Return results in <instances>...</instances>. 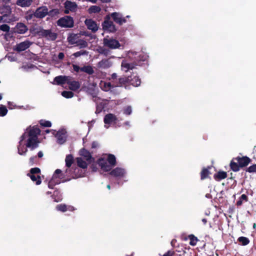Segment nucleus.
<instances>
[{
	"label": "nucleus",
	"instance_id": "7c9ffc66",
	"mask_svg": "<svg viewBox=\"0 0 256 256\" xmlns=\"http://www.w3.org/2000/svg\"><path fill=\"white\" fill-rule=\"evenodd\" d=\"M100 86L102 90L104 91H108L110 90L112 86L110 82H106L104 81H101L100 83Z\"/></svg>",
	"mask_w": 256,
	"mask_h": 256
},
{
	"label": "nucleus",
	"instance_id": "1a4fd4ad",
	"mask_svg": "<svg viewBox=\"0 0 256 256\" xmlns=\"http://www.w3.org/2000/svg\"><path fill=\"white\" fill-rule=\"evenodd\" d=\"M53 134H55L57 138V142L60 144H63L66 141V131L64 129H62L56 133L55 131L53 132Z\"/></svg>",
	"mask_w": 256,
	"mask_h": 256
},
{
	"label": "nucleus",
	"instance_id": "774afa93",
	"mask_svg": "<svg viewBox=\"0 0 256 256\" xmlns=\"http://www.w3.org/2000/svg\"><path fill=\"white\" fill-rule=\"evenodd\" d=\"M62 200V198L61 197L59 198L58 200L55 199L54 200L56 202H58L59 201H60Z\"/></svg>",
	"mask_w": 256,
	"mask_h": 256
},
{
	"label": "nucleus",
	"instance_id": "8fccbe9b",
	"mask_svg": "<svg viewBox=\"0 0 256 256\" xmlns=\"http://www.w3.org/2000/svg\"><path fill=\"white\" fill-rule=\"evenodd\" d=\"M247 172H256V164H253L248 167Z\"/></svg>",
	"mask_w": 256,
	"mask_h": 256
},
{
	"label": "nucleus",
	"instance_id": "a18cd8bd",
	"mask_svg": "<svg viewBox=\"0 0 256 256\" xmlns=\"http://www.w3.org/2000/svg\"><path fill=\"white\" fill-rule=\"evenodd\" d=\"M40 125L45 127H50L52 126V124L50 122L45 120H41L40 122Z\"/></svg>",
	"mask_w": 256,
	"mask_h": 256
},
{
	"label": "nucleus",
	"instance_id": "ea45409f",
	"mask_svg": "<svg viewBox=\"0 0 256 256\" xmlns=\"http://www.w3.org/2000/svg\"><path fill=\"white\" fill-rule=\"evenodd\" d=\"M188 238L190 240V244L191 246H194L196 244V243L198 241V239L196 237L192 234H191L188 236Z\"/></svg>",
	"mask_w": 256,
	"mask_h": 256
},
{
	"label": "nucleus",
	"instance_id": "c03bdc74",
	"mask_svg": "<svg viewBox=\"0 0 256 256\" xmlns=\"http://www.w3.org/2000/svg\"><path fill=\"white\" fill-rule=\"evenodd\" d=\"M124 114L126 115H130L132 114V108L130 106H126L124 108Z\"/></svg>",
	"mask_w": 256,
	"mask_h": 256
},
{
	"label": "nucleus",
	"instance_id": "423d86ee",
	"mask_svg": "<svg viewBox=\"0 0 256 256\" xmlns=\"http://www.w3.org/2000/svg\"><path fill=\"white\" fill-rule=\"evenodd\" d=\"M74 24L73 18L70 16H64L57 22L58 25L63 28H72Z\"/></svg>",
	"mask_w": 256,
	"mask_h": 256
},
{
	"label": "nucleus",
	"instance_id": "7ed1b4c3",
	"mask_svg": "<svg viewBox=\"0 0 256 256\" xmlns=\"http://www.w3.org/2000/svg\"><path fill=\"white\" fill-rule=\"evenodd\" d=\"M103 44L104 46L112 50L120 48L121 46L119 42L112 38H104Z\"/></svg>",
	"mask_w": 256,
	"mask_h": 256
},
{
	"label": "nucleus",
	"instance_id": "603ef678",
	"mask_svg": "<svg viewBox=\"0 0 256 256\" xmlns=\"http://www.w3.org/2000/svg\"><path fill=\"white\" fill-rule=\"evenodd\" d=\"M174 252L172 250H168L167 252L164 254L162 256H174Z\"/></svg>",
	"mask_w": 256,
	"mask_h": 256
},
{
	"label": "nucleus",
	"instance_id": "412c9836",
	"mask_svg": "<svg viewBox=\"0 0 256 256\" xmlns=\"http://www.w3.org/2000/svg\"><path fill=\"white\" fill-rule=\"evenodd\" d=\"M32 42L28 40H26L18 44L16 46L15 50L18 52L24 51L28 48L32 44Z\"/></svg>",
	"mask_w": 256,
	"mask_h": 256
},
{
	"label": "nucleus",
	"instance_id": "6e6552de",
	"mask_svg": "<svg viewBox=\"0 0 256 256\" xmlns=\"http://www.w3.org/2000/svg\"><path fill=\"white\" fill-rule=\"evenodd\" d=\"M62 178V171L59 169L56 170L54 174L50 180L48 182V187L50 188H52L53 186L57 184H60L61 181L59 180Z\"/></svg>",
	"mask_w": 256,
	"mask_h": 256
},
{
	"label": "nucleus",
	"instance_id": "0e129e2a",
	"mask_svg": "<svg viewBox=\"0 0 256 256\" xmlns=\"http://www.w3.org/2000/svg\"><path fill=\"white\" fill-rule=\"evenodd\" d=\"M202 222H203V223H204V224H206V222H207V220H206V218H203V219L202 220Z\"/></svg>",
	"mask_w": 256,
	"mask_h": 256
},
{
	"label": "nucleus",
	"instance_id": "69168bd1",
	"mask_svg": "<svg viewBox=\"0 0 256 256\" xmlns=\"http://www.w3.org/2000/svg\"><path fill=\"white\" fill-rule=\"evenodd\" d=\"M84 176V174H80L78 176H76V178Z\"/></svg>",
	"mask_w": 256,
	"mask_h": 256
},
{
	"label": "nucleus",
	"instance_id": "aec40b11",
	"mask_svg": "<svg viewBox=\"0 0 256 256\" xmlns=\"http://www.w3.org/2000/svg\"><path fill=\"white\" fill-rule=\"evenodd\" d=\"M56 208L57 210L62 212H66V211L73 212L76 210V208L72 206L62 204L57 205Z\"/></svg>",
	"mask_w": 256,
	"mask_h": 256
},
{
	"label": "nucleus",
	"instance_id": "6e6d98bb",
	"mask_svg": "<svg viewBox=\"0 0 256 256\" xmlns=\"http://www.w3.org/2000/svg\"><path fill=\"white\" fill-rule=\"evenodd\" d=\"M117 78V74L116 73H114L112 74L111 80H114Z\"/></svg>",
	"mask_w": 256,
	"mask_h": 256
},
{
	"label": "nucleus",
	"instance_id": "cd10ccee",
	"mask_svg": "<svg viewBox=\"0 0 256 256\" xmlns=\"http://www.w3.org/2000/svg\"><path fill=\"white\" fill-rule=\"evenodd\" d=\"M68 84L69 85V88L72 90H76L80 88V84L78 82L72 81V78L69 79Z\"/></svg>",
	"mask_w": 256,
	"mask_h": 256
},
{
	"label": "nucleus",
	"instance_id": "393cba45",
	"mask_svg": "<svg viewBox=\"0 0 256 256\" xmlns=\"http://www.w3.org/2000/svg\"><path fill=\"white\" fill-rule=\"evenodd\" d=\"M0 13L10 18H12L13 15H11L12 9L9 6L4 5L0 8Z\"/></svg>",
	"mask_w": 256,
	"mask_h": 256
},
{
	"label": "nucleus",
	"instance_id": "f8f14e48",
	"mask_svg": "<svg viewBox=\"0 0 256 256\" xmlns=\"http://www.w3.org/2000/svg\"><path fill=\"white\" fill-rule=\"evenodd\" d=\"M48 14V10L46 6H42L38 8L34 16V17L39 18H42L45 17Z\"/></svg>",
	"mask_w": 256,
	"mask_h": 256
},
{
	"label": "nucleus",
	"instance_id": "f257e3e1",
	"mask_svg": "<svg viewBox=\"0 0 256 256\" xmlns=\"http://www.w3.org/2000/svg\"><path fill=\"white\" fill-rule=\"evenodd\" d=\"M40 130L36 126H30L20 137L19 144L18 146V154L25 156L28 152V148L33 150L38 147L40 141L38 136Z\"/></svg>",
	"mask_w": 256,
	"mask_h": 256
},
{
	"label": "nucleus",
	"instance_id": "338daca9",
	"mask_svg": "<svg viewBox=\"0 0 256 256\" xmlns=\"http://www.w3.org/2000/svg\"><path fill=\"white\" fill-rule=\"evenodd\" d=\"M88 1L92 3H96L97 0H87Z\"/></svg>",
	"mask_w": 256,
	"mask_h": 256
},
{
	"label": "nucleus",
	"instance_id": "4d7b16f0",
	"mask_svg": "<svg viewBox=\"0 0 256 256\" xmlns=\"http://www.w3.org/2000/svg\"><path fill=\"white\" fill-rule=\"evenodd\" d=\"M50 15H52L53 13L55 14H57L58 13V10H54L52 11H50Z\"/></svg>",
	"mask_w": 256,
	"mask_h": 256
},
{
	"label": "nucleus",
	"instance_id": "bf43d9fd",
	"mask_svg": "<svg viewBox=\"0 0 256 256\" xmlns=\"http://www.w3.org/2000/svg\"><path fill=\"white\" fill-rule=\"evenodd\" d=\"M34 156H32L30 158V162L32 164H33L34 162Z\"/></svg>",
	"mask_w": 256,
	"mask_h": 256
},
{
	"label": "nucleus",
	"instance_id": "09e8293b",
	"mask_svg": "<svg viewBox=\"0 0 256 256\" xmlns=\"http://www.w3.org/2000/svg\"><path fill=\"white\" fill-rule=\"evenodd\" d=\"M10 26L6 24H4L0 26V30L3 32H8L10 30Z\"/></svg>",
	"mask_w": 256,
	"mask_h": 256
},
{
	"label": "nucleus",
	"instance_id": "6ab92c4d",
	"mask_svg": "<svg viewBox=\"0 0 256 256\" xmlns=\"http://www.w3.org/2000/svg\"><path fill=\"white\" fill-rule=\"evenodd\" d=\"M77 35L73 34L68 38V41L72 44L77 43L78 46L81 48H86L88 46V44L86 41L84 40H76Z\"/></svg>",
	"mask_w": 256,
	"mask_h": 256
},
{
	"label": "nucleus",
	"instance_id": "37998d69",
	"mask_svg": "<svg viewBox=\"0 0 256 256\" xmlns=\"http://www.w3.org/2000/svg\"><path fill=\"white\" fill-rule=\"evenodd\" d=\"M62 95L66 98H71L73 97L74 94L72 92L64 91L62 92Z\"/></svg>",
	"mask_w": 256,
	"mask_h": 256
},
{
	"label": "nucleus",
	"instance_id": "dca6fc26",
	"mask_svg": "<svg viewBox=\"0 0 256 256\" xmlns=\"http://www.w3.org/2000/svg\"><path fill=\"white\" fill-rule=\"evenodd\" d=\"M70 79V76H56L54 78L53 84L63 86L64 84L69 82L68 80Z\"/></svg>",
	"mask_w": 256,
	"mask_h": 256
},
{
	"label": "nucleus",
	"instance_id": "bb28decb",
	"mask_svg": "<svg viewBox=\"0 0 256 256\" xmlns=\"http://www.w3.org/2000/svg\"><path fill=\"white\" fill-rule=\"evenodd\" d=\"M102 158H105L109 164L111 165L112 167L114 166L116 164V157L112 154H104L102 156Z\"/></svg>",
	"mask_w": 256,
	"mask_h": 256
},
{
	"label": "nucleus",
	"instance_id": "e2e57ef3",
	"mask_svg": "<svg viewBox=\"0 0 256 256\" xmlns=\"http://www.w3.org/2000/svg\"><path fill=\"white\" fill-rule=\"evenodd\" d=\"M102 2H108L110 0H100Z\"/></svg>",
	"mask_w": 256,
	"mask_h": 256
},
{
	"label": "nucleus",
	"instance_id": "9d476101",
	"mask_svg": "<svg viewBox=\"0 0 256 256\" xmlns=\"http://www.w3.org/2000/svg\"><path fill=\"white\" fill-rule=\"evenodd\" d=\"M110 16H107L106 19L103 23V28L111 32H116V28L114 24L110 20Z\"/></svg>",
	"mask_w": 256,
	"mask_h": 256
},
{
	"label": "nucleus",
	"instance_id": "de8ad7c7",
	"mask_svg": "<svg viewBox=\"0 0 256 256\" xmlns=\"http://www.w3.org/2000/svg\"><path fill=\"white\" fill-rule=\"evenodd\" d=\"M240 242H242L244 246L248 244L249 243V240L248 238L245 237H240L238 238Z\"/></svg>",
	"mask_w": 256,
	"mask_h": 256
},
{
	"label": "nucleus",
	"instance_id": "5701e85b",
	"mask_svg": "<svg viewBox=\"0 0 256 256\" xmlns=\"http://www.w3.org/2000/svg\"><path fill=\"white\" fill-rule=\"evenodd\" d=\"M236 161L239 164L240 167H244L248 166L250 162V160L247 156L237 157Z\"/></svg>",
	"mask_w": 256,
	"mask_h": 256
},
{
	"label": "nucleus",
	"instance_id": "473e14b6",
	"mask_svg": "<svg viewBox=\"0 0 256 256\" xmlns=\"http://www.w3.org/2000/svg\"><path fill=\"white\" fill-rule=\"evenodd\" d=\"M227 176L226 172L223 171H220L214 175V178L216 180H220L225 178Z\"/></svg>",
	"mask_w": 256,
	"mask_h": 256
},
{
	"label": "nucleus",
	"instance_id": "4be33fe9",
	"mask_svg": "<svg viewBox=\"0 0 256 256\" xmlns=\"http://www.w3.org/2000/svg\"><path fill=\"white\" fill-rule=\"evenodd\" d=\"M80 154L81 158L86 160L88 163H90L93 160L90 152L84 148L80 150Z\"/></svg>",
	"mask_w": 256,
	"mask_h": 256
},
{
	"label": "nucleus",
	"instance_id": "72a5a7b5",
	"mask_svg": "<svg viewBox=\"0 0 256 256\" xmlns=\"http://www.w3.org/2000/svg\"><path fill=\"white\" fill-rule=\"evenodd\" d=\"M130 83L134 86H140L141 81L138 77L136 76H134L132 78L130 79Z\"/></svg>",
	"mask_w": 256,
	"mask_h": 256
},
{
	"label": "nucleus",
	"instance_id": "c85d7f7f",
	"mask_svg": "<svg viewBox=\"0 0 256 256\" xmlns=\"http://www.w3.org/2000/svg\"><path fill=\"white\" fill-rule=\"evenodd\" d=\"M18 20V18L14 16H12L10 18L3 14L0 16V22H10Z\"/></svg>",
	"mask_w": 256,
	"mask_h": 256
},
{
	"label": "nucleus",
	"instance_id": "13d9d810",
	"mask_svg": "<svg viewBox=\"0 0 256 256\" xmlns=\"http://www.w3.org/2000/svg\"><path fill=\"white\" fill-rule=\"evenodd\" d=\"M58 58L62 60L64 58V54L62 52H60L58 55Z\"/></svg>",
	"mask_w": 256,
	"mask_h": 256
},
{
	"label": "nucleus",
	"instance_id": "c756f323",
	"mask_svg": "<svg viewBox=\"0 0 256 256\" xmlns=\"http://www.w3.org/2000/svg\"><path fill=\"white\" fill-rule=\"evenodd\" d=\"M32 1L33 0H17L16 4L22 8L28 7L31 5Z\"/></svg>",
	"mask_w": 256,
	"mask_h": 256
},
{
	"label": "nucleus",
	"instance_id": "9b49d317",
	"mask_svg": "<svg viewBox=\"0 0 256 256\" xmlns=\"http://www.w3.org/2000/svg\"><path fill=\"white\" fill-rule=\"evenodd\" d=\"M136 52L134 51H129L128 52L127 56L131 60H136L146 61L148 58V56L146 54L137 56Z\"/></svg>",
	"mask_w": 256,
	"mask_h": 256
},
{
	"label": "nucleus",
	"instance_id": "4c0bfd02",
	"mask_svg": "<svg viewBox=\"0 0 256 256\" xmlns=\"http://www.w3.org/2000/svg\"><path fill=\"white\" fill-rule=\"evenodd\" d=\"M66 166L68 168L70 167L74 162L73 156L71 154L68 155L65 159Z\"/></svg>",
	"mask_w": 256,
	"mask_h": 256
},
{
	"label": "nucleus",
	"instance_id": "680f3d73",
	"mask_svg": "<svg viewBox=\"0 0 256 256\" xmlns=\"http://www.w3.org/2000/svg\"><path fill=\"white\" fill-rule=\"evenodd\" d=\"M43 152L42 151H40L38 152V158H42L43 156Z\"/></svg>",
	"mask_w": 256,
	"mask_h": 256
},
{
	"label": "nucleus",
	"instance_id": "ddd939ff",
	"mask_svg": "<svg viewBox=\"0 0 256 256\" xmlns=\"http://www.w3.org/2000/svg\"><path fill=\"white\" fill-rule=\"evenodd\" d=\"M98 164L100 167L101 169L104 172H108L110 170L112 166L105 158H100L98 160Z\"/></svg>",
	"mask_w": 256,
	"mask_h": 256
},
{
	"label": "nucleus",
	"instance_id": "58836bf2",
	"mask_svg": "<svg viewBox=\"0 0 256 256\" xmlns=\"http://www.w3.org/2000/svg\"><path fill=\"white\" fill-rule=\"evenodd\" d=\"M100 8L97 6H92L88 9V12L90 14L98 13L100 11Z\"/></svg>",
	"mask_w": 256,
	"mask_h": 256
},
{
	"label": "nucleus",
	"instance_id": "a878e982",
	"mask_svg": "<svg viewBox=\"0 0 256 256\" xmlns=\"http://www.w3.org/2000/svg\"><path fill=\"white\" fill-rule=\"evenodd\" d=\"M16 31L20 34H24L28 30L26 26L22 23H18L16 27Z\"/></svg>",
	"mask_w": 256,
	"mask_h": 256
},
{
	"label": "nucleus",
	"instance_id": "f03ea898",
	"mask_svg": "<svg viewBox=\"0 0 256 256\" xmlns=\"http://www.w3.org/2000/svg\"><path fill=\"white\" fill-rule=\"evenodd\" d=\"M40 170L39 168H34L30 169L28 176L32 180L35 182L36 184L38 185L41 184L42 180L40 176Z\"/></svg>",
	"mask_w": 256,
	"mask_h": 256
},
{
	"label": "nucleus",
	"instance_id": "c9c22d12",
	"mask_svg": "<svg viewBox=\"0 0 256 256\" xmlns=\"http://www.w3.org/2000/svg\"><path fill=\"white\" fill-rule=\"evenodd\" d=\"M128 82H130V79L129 78L122 76L118 78V84H116V86H121L122 85L125 84Z\"/></svg>",
	"mask_w": 256,
	"mask_h": 256
},
{
	"label": "nucleus",
	"instance_id": "a211bd4d",
	"mask_svg": "<svg viewBox=\"0 0 256 256\" xmlns=\"http://www.w3.org/2000/svg\"><path fill=\"white\" fill-rule=\"evenodd\" d=\"M84 23L88 28L93 32L97 31L98 29V26L97 24L91 19L86 20Z\"/></svg>",
	"mask_w": 256,
	"mask_h": 256
},
{
	"label": "nucleus",
	"instance_id": "b1692460",
	"mask_svg": "<svg viewBox=\"0 0 256 256\" xmlns=\"http://www.w3.org/2000/svg\"><path fill=\"white\" fill-rule=\"evenodd\" d=\"M111 16L115 22L120 24H122L126 22L125 18H123L120 13L113 12L111 14Z\"/></svg>",
	"mask_w": 256,
	"mask_h": 256
},
{
	"label": "nucleus",
	"instance_id": "a19ab883",
	"mask_svg": "<svg viewBox=\"0 0 256 256\" xmlns=\"http://www.w3.org/2000/svg\"><path fill=\"white\" fill-rule=\"evenodd\" d=\"M201 179L204 180L207 178L210 174V172L208 168L202 169L201 172Z\"/></svg>",
	"mask_w": 256,
	"mask_h": 256
},
{
	"label": "nucleus",
	"instance_id": "0eeeda50",
	"mask_svg": "<svg viewBox=\"0 0 256 256\" xmlns=\"http://www.w3.org/2000/svg\"><path fill=\"white\" fill-rule=\"evenodd\" d=\"M34 30H30V32L32 33L36 34L38 33L39 34L46 37L47 39L49 40H54L56 38V34L54 32H52L50 30H38L36 32H34Z\"/></svg>",
	"mask_w": 256,
	"mask_h": 256
},
{
	"label": "nucleus",
	"instance_id": "f704fd0d",
	"mask_svg": "<svg viewBox=\"0 0 256 256\" xmlns=\"http://www.w3.org/2000/svg\"><path fill=\"white\" fill-rule=\"evenodd\" d=\"M232 170L234 172L239 170L240 166L236 160V158H234L230 162V164Z\"/></svg>",
	"mask_w": 256,
	"mask_h": 256
},
{
	"label": "nucleus",
	"instance_id": "864d4df0",
	"mask_svg": "<svg viewBox=\"0 0 256 256\" xmlns=\"http://www.w3.org/2000/svg\"><path fill=\"white\" fill-rule=\"evenodd\" d=\"M72 67H73V68L74 70V71H76V72H79L80 70V68L77 65H76V64H73L72 65Z\"/></svg>",
	"mask_w": 256,
	"mask_h": 256
},
{
	"label": "nucleus",
	"instance_id": "20e7f679",
	"mask_svg": "<svg viewBox=\"0 0 256 256\" xmlns=\"http://www.w3.org/2000/svg\"><path fill=\"white\" fill-rule=\"evenodd\" d=\"M118 121V118L114 114H106L104 118V127L106 128H108L110 126H115Z\"/></svg>",
	"mask_w": 256,
	"mask_h": 256
},
{
	"label": "nucleus",
	"instance_id": "2f4dec72",
	"mask_svg": "<svg viewBox=\"0 0 256 256\" xmlns=\"http://www.w3.org/2000/svg\"><path fill=\"white\" fill-rule=\"evenodd\" d=\"M77 164L78 166L85 169L87 168L88 164H89L86 160H84L82 158H76Z\"/></svg>",
	"mask_w": 256,
	"mask_h": 256
},
{
	"label": "nucleus",
	"instance_id": "2eb2a0df",
	"mask_svg": "<svg viewBox=\"0 0 256 256\" xmlns=\"http://www.w3.org/2000/svg\"><path fill=\"white\" fill-rule=\"evenodd\" d=\"M77 9V5L74 2L67 0L64 3L65 14H68L70 12H74Z\"/></svg>",
	"mask_w": 256,
	"mask_h": 256
},
{
	"label": "nucleus",
	"instance_id": "4468645a",
	"mask_svg": "<svg viewBox=\"0 0 256 256\" xmlns=\"http://www.w3.org/2000/svg\"><path fill=\"white\" fill-rule=\"evenodd\" d=\"M136 65H138V64L134 62H130L128 60H124L122 62L121 70L124 72H127L134 68Z\"/></svg>",
	"mask_w": 256,
	"mask_h": 256
},
{
	"label": "nucleus",
	"instance_id": "f3484780",
	"mask_svg": "<svg viewBox=\"0 0 256 256\" xmlns=\"http://www.w3.org/2000/svg\"><path fill=\"white\" fill-rule=\"evenodd\" d=\"M115 58L114 56H111L109 58L104 59L100 61L98 64V66L102 69H106L111 67L113 64V62L111 60V58Z\"/></svg>",
	"mask_w": 256,
	"mask_h": 256
},
{
	"label": "nucleus",
	"instance_id": "5fc2aeb1",
	"mask_svg": "<svg viewBox=\"0 0 256 256\" xmlns=\"http://www.w3.org/2000/svg\"><path fill=\"white\" fill-rule=\"evenodd\" d=\"M98 146V142H94L92 143V148H96V147Z\"/></svg>",
	"mask_w": 256,
	"mask_h": 256
},
{
	"label": "nucleus",
	"instance_id": "39448f33",
	"mask_svg": "<svg viewBox=\"0 0 256 256\" xmlns=\"http://www.w3.org/2000/svg\"><path fill=\"white\" fill-rule=\"evenodd\" d=\"M110 174L117 178H126L127 172L125 168L121 167H116L110 171Z\"/></svg>",
	"mask_w": 256,
	"mask_h": 256
},
{
	"label": "nucleus",
	"instance_id": "e433bc0d",
	"mask_svg": "<svg viewBox=\"0 0 256 256\" xmlns=\"http://www.w3.org/2000/svg\"><path fill=\"white\" fill-rule=\"evenodd\" d=\"M80 71L85 72L89 74H92L94 72L92 68L90 66H84L81 68Z\"/></svg>",
	"mask_w": 256,
	"mask_h": 256
},
{
	"label": "nucleus",
	"instance_id": "49530a36",
	"mask_svg": "<svg viewBox=\"0 0 256 256\" xmlns=\"http://www.w3.org/2000/svg\"><path fill=\"white\" fill-rule=\"evenodd\" d=\"M8 110L6 106H0V116H4L7 114Z\"/></svg>",
	"mask_w": 256,
	"mask_h": 256
},
{
	"label": "nucleus",
	"instance_id": "3c124183",
	"mask_svg": "<svg viewBox=\"0 0 256 256\" xmlns=\"http://www.w3.org/2000/svg\"><path fill=\"white\" fill-rule=\"evenodd\" d=\"M6 57L10 62H15L16 60V58L12 55L8 56Z\"/></svg>",
	"mask_w": 256,
	"mask_h": 256
},
{
	"label": "nucleus",
	"instance_id": "052dcab7",
	"mask_svg": "<svg viewBox=\"0 0 256 256\" xmlns=\"http://www.w3.org/2000/svg\"><path fill=\"white\" fill-rule=\"evenodd\" d=\"M83 54V53H82L80 52H76L74 54V56L76 57L80 56L81 54Z\"/></svg>",
	"mask_w": 256,
	"mask_h": 256
},
{
	"label": "nucleus",
	"instance_id": "79ce46f5",
	"mask_svg": "<svg viewBox=\"0 0 256 256\" xmlns=\"http://www.w3.org/2000/svg\"><path fill=\"white\" fill-rule=\"evenodd\" d=\"M248 200L247 196L246 194H243L241 196L240 200L237 202L236 204L238 206H240L242 204L243 201L246 202Z\"/></svg>",
	"mask_w": 256,
	"mask_h": 256
}]
</instances>
